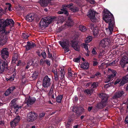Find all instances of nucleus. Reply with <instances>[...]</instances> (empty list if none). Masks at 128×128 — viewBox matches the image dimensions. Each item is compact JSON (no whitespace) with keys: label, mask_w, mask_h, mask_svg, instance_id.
I'll return each instance as SVG.
<instances>
[{"label":"nucleus","mask_w":128,"mask_h":128,"mask_svg":"<svg viewBox=\"0 0 128 128\" xmlns=\"http://www.w3.org/2000/svg\"><path fill=\"white\" fill-rule=\"evenodd\" d=\"M14 22L12 19H7L5 20L4 19H0V34L8 36L10 31L6 30V27L9 26L12 28L14 27Z\"/></svg>","instance_id":"nucleus-1"},{"label":"nucleus","mask_w":128,"mask_h":128,"mask_svg":"<svg viewBox=\"0 0 128 128\" xmlns=\"http://www.w3.org/2000/svg\"><path fill=\"white\" fill-rule=\"evenodd\" d=\"M103 18L106 23H109L108 28H106L107 31L110 32V34H112L114 29V20L113 14L108 10H105Z\"/></svg>","instance_id":"nucleus-2"},{"label":"nucleus","mask_w":128,"mask_h":128,"mask_svg":"<svg viewBox=\"0 0 128 128\" xmlns=\"http://www.w3.org/2000/svg\"><path fill=\"white\" fill-rule=\"evenodd\" d=\"M54 19V18L50 16L45 17L42 18L40 21V25L42 27H46Z\"/></svg>","instance_id":"nucleus-3"},{"label":"nucleus","mask_w":128,"mask_h":128,"mask_svg":"<svg viewBox=\"0 0 128 128\" xmlns=\"http://www.w3.org/2000/svg\"><path fill=\"white\" fill-rule=\"evenodd\" d=\"M97 14H98L96 11L93 9H91L88 10L87 16L92 22H96L98 21L97 18L96 17V15Z\"/></svg>","instance_id":"nucleus-4"},{"label":"nucleus","mask_w":128,"mask_h":128,"mask_svg":"<svg viewBox=\"0 0 128 128\" xmlns=\"http://www.w3.org/2000/svg\"><path fill=\"white\" fill-rule=\"evenodd\" d=\"M38 117L37 114L34 112H29L27 116V121L28 122H34Z\"/></svg>","instance_id":"nucleus-5"},{"label":"nucleus","mask_w":128,"mask_h":128,"mask_svg":"<svg viewBox=\"0 0 128 128\" xmlns=\"http://www.w3.org/2000/svg\"><path fill=\"white\" fill-rule=\"evenodd\" d=\"M50 80L48 76H46L42 80V86L45 88H47L50 84Z\"/></svg>","instance_id":"nucleus-6"},{"label":"nucleus","mask_w":128,"mask_h":128,"mask_svg":"<svg viewBox=\"0 0 128 128\" xmlns=\"http://www.w3.org/2000/svg\"><path fill=\"white\" fill-rule=\"evenodd\" d=\"M106 104L101 102L97 104L96 106L92 109L93 111L94 112H97L99 109L103 108L105 106Z\"/></svg>","instance_id":"nucleus-7"},{"label":"nucleus","mask_w":128,"mask_h":128,"mask_svg":"<svg viewBox=\"0 0 128 128\" xmlns=\"http://www.w3.org/2000/svg\"><path fill=\"white\" fill-rule=\"evenodd\" d=\"M73 5V3H70L69 4H65L63 5L62 6V8L61 9V10L64 12V14L66 16H68V15L69 14L68 11V9L66 8H69L71 7Z\"/></svg>","instance_id":"nucleus-8"},{"label":"nucleus","mask_w":128,"mask_h":128,"mask_svg":"<svg viewBox=\"0 0 128 128\" xmlns=\"http://www.w3.org/2000/svg\"><path fill=\"white\" fill-rule=\"evenodd\" d=\"M120 63L122 66L123 68L125 66L126 64H128V52L126 55L122 57Z\"/></svg>","instance_id":"nucleus-9"},{"label":"nucleus","mask_w":128,"mask_h":128,"mask_svg":"<svg viewBox=\"0 0 128 128\" xmlns=\"http://www.w3.org/2000/svg\"><path fill=\"white\" fill-rule=\"evenodd\" d=\"M1 55L3 59L6 60L9 56V52L8 49L6 48H3L1 51Z\"/></svg>","instance_id":"nucleus-10"},{"label":"nucleus","mask_w":128,"mask_h":128,"mask_svg":"<svg viewBox=\"0 0 128 128\" xmlns=\"http://www.w3.org/2000/svg\"><path fill=\"white\" fill-rule=\"evenodd\" d=\"M8 36L0 34V47L5 44L7 42Z\"/></svg>","instance_id":"nucleus-11"},{"label":"nucleus","mask_w":128,"mask_h":128,"mask_svg":"<svg viewBox=\"0 0 128 128\" xmlns=\"http://www.w3.org/2000/svg\"><path fill=\"white\" fill-rule=\"evenodd\" d=\"M8 64L5 61L0 60V73H2L4 71L5 68H7Z\"/></svg>","instance_id":"nucleus-12"},{"label":"nucleus","mask_w":128,"mask_h":128,"mask_svg":"<svg viewBox=\"0 0 128 128\" xmlns=\"http://www.w3.org/2000/svg\"><path fill=\"white\" fill-rule=\"evenodd\" d=\"M100 98L101 99V102H102L107 104L108 97L106 94L101 93L99 95Z\"/></svg>","instance_id":"nucleus-13"},{"label":"nucleus","mask_w":128,"mask_h":128,"mask_svg":"<svg viewBox=\"0 0 128 128\" xmlns=\"http://www.w3.org/2000/svg\"><path fill=\"white\" fill-rule=\"evenodd\" d=\"M70 44L72 46L76 51H79L80 50L79 46L78 45V42L76 40H72L71 41Z\"/></svg>","instance_id":"nucleus-14"},{"label":"nucleus","mask_w":128,"mask_h":128,"mask_svg":"<svg viewBox=\"0 0 128 128\" xmlns=\"http://www.w3.org/2000/svg\"><path fill=\"white\" fill-rule=\"evenodd\" d=\"M26 102L27 105L29 106V105L32 104L35 102L36 98L34 97H31L28 96L26 98Z\"/></svg>","instance_id":"nucleus-15"},{"label":"nucleus","mask_w":128,"mask_h":128,"mask_svg":"<svg viewBox=\"0 0 128 128\" xmlns=\"http://www.w3.org/2000/svg\"><path fill=\"white\" fill-rule=\"evenodd\" d=\"M36 17V16L34 13L27 14L25 17L26 20L27 21L32 22Z\"/></svg>","instance_id":"nucleus-16"},{"label":"nucleus","mask_w":128,"mask_h":128,"mask_svg":"<svg viewBox=\"0 0 128 128\" xmlns=\"http://www.w3.org/2000/svg\"><path fill=\"white\" fill-rule=\"evenodd\" d=\"M128 82V74L123 77L121 78V81L119 84V86H124Z\"/></svg>","instance_id":"nucleus-17"},{"label":"nucleus","mask_w":128,"mask_h":128,"mask_svg":"<svg viewBox=\"0 0 128 128\" xmlns=\"http://www.w3.org/2000/svg\"><path fill=\"white\" fill-rule=\"evenodd\" d=\"M110 41L109 38H106L102 40L100 42V44L104 47H105L109 44L110 43Z\"/></svg>","instance_id":"nucleus-18"},{"label":"nucleus","mask_w":128,"mask_h":128,"mask_svg":"<svg viewBox=\"0 0 128 128\" xmlns=\"http://www.w3.org/2000/svg\"><path fill=\"white\" fill-rule=\"evenodd\" d=\"M27 44L25 46L26 51H28L31 49V48L36 46L35 44L33 42H28Z\"/></svg>","instance_id":"nucleus-19"},{"label":"nucleus","mask_w":128,"mask_h":128,"mask_svg":"<svg viewBox=\"0 0 128 128\" xmlns=\"http://www.w3.org/2000/svg\"><path fill=\"white\" fill-rule=\"evenodd\" d=\"M51 0H40L39 2L41 6L43 7L47 6Z\"/></svg>","instance_id":"nucleus-20"},{"label":"nucleus","mask_w":128,"mask_h":128,"mask_svg":"<svg viewBox=\"0 0 128 128\" xmlns=\"http://www.w3.org/2000/svg\"><path fill=\"white\" fill-rule=\"evenodd\" d=\"M124 92L123 91H118L116 92L113 97V99H116L121 97L124 94Z\"/></svg>","instance_id":"nucleus-21"},{"label":"nucleus","mask_w":128,"mask_h":128,"mask_svg":"<svg viewBox=\"0 0 128 128\" xmlns=\"http://www.w3.org/2000/svg\"><path fill=\"white\" fill-rule=\"evenodd\" d=\"M58 42L63 48H65V47L69 46V42L68 40H66L62 41H59Z\"/></svg>","instance_id":"nucleus-22"},{"label":"nucleus","mask_w":128,"mask_h":128,"mask_svg":"<svg viewBox=\"0 0 128 128\" xmlns=\"http://www.w3.org/2000/svg\"><path fill=\"white\" fill-rule=\"evenodd\" d=\"M89 64L87 62H84L80 65L82 68L84 70H87L89 68Z\"/></svg>","instance_id":"nucleus-23"},{"label":"nucleus","mask_w":128,"mask_h":128,"mask_svg":"<svg viewBox=\"0 0 128 128\" xmlns=\"http://www.w3.org/2000/svg\"><path fill=\"white\" fill-rule=\"evenodd\" d=\"M16 88V87L15 86L10 87L6 91L5 93V95L6 96L8 95L9 94L12 92Z\"/></svg>","instance_id":"nucleus-24"},{"label":"nucleus","mask_w":128,"mask_h":128,"mask_svg":"<svg viewBox=\"0 0 128 128\" xmlns=\"http://www.w3.org/2000/svg\"><path fill=\"white\" fill-rule=\"evenodd\" d=\"M92 32L95 37L97 36L98 34L99 31L98 28L97 27L93 28Z\"/></svg>","instance_id":"nucleus-25"},{"label":"nucleus","mask_w":128,"mask_h":128,"mask_svg":"<svg viewBox=\"0 0 128 128\" xmlns=\"http://www.w3.org/2000/svg\"><path fill=\"white\" fill-rule=\"evenodd\" d=\"M38 72L34 71L32 74V76L30 77V78H32V80H35L37 78L38 75Z\"/></svg>","instance_id":"nucleus-26"},{"label":"nucleus","mask_w":128,"mask_h":128,"mask_svg":"<svg viewBox=\"0 0 128 128\" xmlns=\"http://www.w3.org/2000/svg\"><path fill=\"white\" fill-rule=\"evenodd\" d=\"M63 98V95H59L56 97V100L57 102L58 103H61L62 100Z\"/></svg>","instance_id":"nucleus-27"},{"label":"nucleus","mask_w":128,"mask_h":128,"mask_svg":"<svg viewBox=\"0 0 128 128\" xmlns=\"http://www.w3.org/2000/svg\"><path fill=\"white\" fill-rule=\"evenodd\" d=\"M46 52L48 55V58L51 59L52 61L53 60L54 58L52 56V54L50 53L49 48H47Z\"/></svg>","instance_id":"nucleus-28"},{"label":"nucleus","mask_w":128,"mask_h":128,"mask_svg":"<svg viewBox=\"0 0 128 128\" xmlns=\"http://www.w3.org/2000/svg\"><path fill=\"white\" fill-rule=\"evenodd\" d=\"M8 76L6 77V80L7 81H13L14 79V74H13L11 76H9L7 78Z\"/></svg>","instance_id":"nucleus-29"},{"label":"nucleus","mask_w":128,"mask_h":128,"mask_svg":"<svg viewBox=\"0 0 128 128\" xmlns=\"http://www.w3.org/2000/svg\"><path fill=\"white\" fill-rule=\"evenodd\" d=\"M108 71L112 73L110 74H112L114 77L116 75L117 72L115 70L109 68Z\"/></svg>","instance_id":"nucleus-30"},{"label":"nucleus","mask_w":128,"mask_h":128,"mask_svg":"<svg viewBox=\"0 0 128 128\" xmlns=\"http://www.w3.org/2000/svg\"><path fill=\"white\" fill-rule=\"evenodd\" d=\"M66 23L67 24V25L69 26H73L74 24L73 21L69 17L68 18V20L67 21Z\"/></svg>","instance_id":"nucleus-31"},{"label":"nucleus","mask_w":128,"mask_h":128,"mask_svg":"<svg viewBox=\"0 0 128 128\" xmlns=\"http://www.w3.org/2000/svg\"><path fill=\"white\" fill-rule=\"evenodd\" d=\"M70 10L73 12H75L79 11V8L77 7L74 6L73 5L70 8Z\"/></svg>","instance_id":"nucleus-32"},{"label":"nucleus","mask_w":128,"mask_h":128,"mask_svg":"<svg viewBox=\"0 0 128 128\" xmlns=\"http://www.w3.org/2000/svg\"><path fill=\"white\" fill-rule=\"evenodd\" d=\"M79 30L82 32H84L86 30V27L82 25H80L79 26Z\"/></svg>","instance_id":"nucleus-33"},{"label":"nucleus","mask_w":128,"mask_h":128,"mask_svg":"<svg viewBox=\"0 0 128 128\" xmlns=\"http://www.w3.org/2000/svg\"><path fill=\"white\" fill-rule=\"evenodd\" d=\"M114 83V81L110 83L104 85V87L105 88H107L108 87L112 86Z\"/></svg>","instance_id":"nucleus-34"},{"label":"nucleus","mask_w":128,"mask_h":128,"mask_svg":"<svg viewBox=\"0 0 128 128\" xmlns=\"http://www.w3.org/2000/svg\"><path fill=\"white\" fill-rule=\"evenodd\" d=\"M18 123H16V122H15L14 120L10 122V125L12 127H15L16 126Z\"/></svg>","instance_id":"nucleus-35"},{"label":"nucleus","mask_w":128,"mask_h":128,"mask_svg":"<svg viewBox=\"0 0 128 128\" xmlns=\"http://www.w3.org/2000/svg\"><path fill=\"white\" fill-rule=\"evenodd\" d=\"M41 56L44 59H45L46 58V54L44 50H43L41 53Z\"/></svg>","instance_id":"nucleus-36"},{"label":"nucleus","mask_w":128,"mask_h":128,"mask_svg":"<svg viewBox=\"0 0 128 128\" xmlns=\"http://www.w3.org/2000/svg\"><path fill=\"white\" fill-rule=\"evenodd\" d=\"M60 72L61 73V79H62L64 76L65 74V72L64 71V69H61V70L60 71Z\"/></svg>","instance_id":"nucleus-37"},{"label":"nucleus","mask_w":128,"mask_h":128,"mask_svg":"<svg viewBox=\"0 0 128 128\" xmlns=\"http://www.w3.org/2000/svg\"><path fill=\"white\" fill-rule=\"evenodd\" d=\"M31 62H32V63L33 62V61H31L28 62L27 63L26 66L25 70H28L30 67L31 66L32 63L31 64Z\"/></svg>","instance_id":"nucleus-38"},{"label":"nucleus","mask_w":128,"mask_h":128,"mask_svg":"<svg viewBox=\"0 0 128 128\" xmlns=\"http://www.w3.org/2000/svg\"><path fill=\"white\" fill-rule=\"evenodd\" d=\"M98 83L97 82H94L92 84L91 87L92 88H96L98 86Z\"/></svg>","instance_id":"nucleus-39"},{"label":"nucleus","mask_w":128,"mask_h":128,"mask_svg":"<svg viewBox=\"0 0 128 128\" xmlns=\"http://www.w3.org/2000/svg\"><path fill=\"white\" fill-rule=\"evenodd\" d=\"M18 55L17 54H14L13 56L12 60L13 61H14V62H15L16 60H17L18 58Z\"/></svg>","instance_id":"nucleus-40"},{"label":"nucleus","mask_w":128,"mask_h":128,"mask_svg":"<svg viewBox=\"0 0 128 128\" xmlns=\"http://www.w3.org/2000/svg\"><path fill=\"white\" fill-rule=\"evenodd\" d=\"M78 107H73V108L72 110L73 112L76 113L75 114H76L78 112Z\"/></svg>","instance_id":"nucleus-41"},{"label":"nucleus","mask_w":128,"mask_h":128,"mask_svg":"<svg viewBox=\"0 0 128 128\" xmlns=\"http://www.w3.org/2000/svg\"><path fill=\"white\" fill-rule=\"evenodd\" d=\"M92 37L91 36H90L87 38L86 40V43H88L91 41L92 40Z\"/></svg>","instance_id":"nucleus-42"},{"label":"nucleus","mask_w":128,"mask_h":128,"mask_svg":"<svg viewBox=\"0 0 128 128\" xmlns=\"http://www.w3.org/2000/svg\"><path fill=\"white\" fill-rule=\"evenodd\" d=\"M20 120V116H17L14 119V121L16 122V123H18Z\"/></svg>","instance_id":"nucleus-43"},{"label":"nucleus","mask_w":128,"mask_h":128,"mask_svg":"<svg viewBox=\"0 0 128 128\" xmlns=\"http://www.w3.org/2000/svg\"><path fill=\"white\" fill-rule=\"evenodd\" d=\"M81 58L80 56H79V57L78 58H74L73 59V61L76 62H79L80 61V59Z\"/></svg>","instance_id":"nucleus-44"},{"label":"nucleus","mask_w":128,"mask_h":128,"mask_svg":"<svg viewBox=\"0 0 128 128\" xmlns=\"http://www.w3.org/2000/svg\"><path fill=\"white\" fill-rule=\"evenodd\" d=\"M96 78H97L99 77H100L101 76V74L99 72H97L94 74Z\"/></svg>","instance_id":"nucleus-45"},{"label":"nucleus","mask_w":128,"mask_h":128,"mask_svg":"<svg viewBox=\"0 0 128 128\" xmlns=\"http://www.w3.org/2000/svg\"><path fill=\"white\" fill-rule=\"evenodd\" d=\"M121 81V79L120 78H118L114 82V85H116L117 84H119L120 82V83Z\"/></svg>","instance_id":"nucleus-46"},{"label":"nucleus","mask_w":128,"mask_h":128,"mask_svg":"<svg viewBox=\"0 0 128 128\" xmlns=\"http://www.w3.org/2000/svg\"><path fill=\"white\" fill-rule=\"evenodd\" d=\"M29 36L27 35V34H24V33H22V37L23 38L26 39Z\"/></svg>","instance_id":"nucleus-47"},{"label":"nucleus","mask_w":128,"mask_h":128,"mask_svg":"<svg viewBox=\"0 0 128 128\" xmlns=\"http://www.w3.org/2000/svg\"><path fill=\"white\" fill-rule=\"evenodd\" d=\"M8 8L6 7H5L4 8V10L2 9V8L0 9L1 10L2 12V13L4 14H5L6 12L7 11Z\"/></svg>","instance_id":"nucleus-48"},{"label":"nucleus","mask_w":128,"mask_h":128,"mask_svg":"<svg viewBox=\"0 0 128 128\" xmlns=\"http://www.w3.org/2000/svg\"><path fill=\"white\" fill-rule=\"evenodd\" d=\"M54 94V90L50 89V90L48 94V96H51V95Z\"/></svg>","instance_id":"nucleus-49"},{"label":"nucleus","mask_w":128,"mask_h":128,"mask_svg":"<svg viewBox=\"0 0 128 128\" xmlns=\"http://www.w3.org/2000/svg\"><path fill=\"white\" fill-rule=\"evenodd\" d=\"M69 46H67L65 47L64 48V52L65 53L66 52H68L70 50V49L69 48Z\"/></svg>","instance_id":"nucleus-50"},{"label":"nucleus","mask_w":128,"mask_h":128,"mask_svg":"<svg viewBox=\"0 0 128 128\" xmlns=\"http://www.w3.org/2000/svg\"><path fill=\"white\" fill-rule=\"evenodd\" d=\"M68 76L70 77H72V73L71 71V69H68Z\"/></svg>","instance_id":"nucleus-51"},{"label":"nucleus","mask_w":128,"mask_h":128,"mask_svg":"<svg viewBox=\"0 0 128 128\" xmlns=\"http://www.w3.org/2000/svg\"><path fill=\"white\" fill-rule=\"evenodd\" d=\"M71 118H72V120H73L74 119L77 118V116L76 115V114H72V115H71Z\"/></svg>","instance_id":"nucleus-52"},{"label":"nucleus","mask_w":128,"mask_h":128,"mask_svg":"<svg viewBox=\"0 0 128 128\" xmlns=\"http://www.w3.org/2000/svg\"><path fill=\"white\" fill-rule=\"evenodd\" d=\"M84 92L88 94H90L91 91L90 90L87 89L85 90Z\"/></svg>","instance_id":"nucleus-53"},{"label":"nucleus","mask_w":128,"mask_h":128,"mask_svg":"<svg viewBox=\"0 0 128 128\" xmlns=\"http://www.w3.org/2000/svg\"><path fill=\"white\" fill-rule=\"evenodd\" d=\"M45 115V112H42L40 114L39 117L40 118H42L44 117Z\"/></svg>","instance_id":"nucleus-54"},{"label":"nucleus","mask_w":128,"mask_h":128,"mask_svg":"<svg viewBox=\"0 0 128 128\" xmlns=\"http://www.w3.org/2000/svg\"><path fill=\"white\" fill-rule=\"evenodd\" d=\"M6 5H9V6H8V10L10 11L12 10L11 8V4L9 3H6Z\"/></svg>","instance_id":"nucleus-55"},{"label":"nucleus","mask_w":128,"mask_h":128,"mask_svg":"<svg viewBox=\"0 0 128 128\" xmlns=\"http://www.w3.org/2000/svg\"><path fill=\"white\" fill-rule=\"evenodd\" d=\"M45 62L46 64L50 66V61L47 59L45 60Z\"/></svg>","instance_id":"nucleus-56"},{"label":"nucleus","mask_w":128,"mask_h":128,"mask_svg":"<svg viewBox=\"0 0 128 128\" xmlns=\"http://www.w3.org/2000/svg\"><path fill=\"white\" fill-rule=\"evenodd\" d=\"M44 59L43 58H42L40 60V65L41 66H43V62H44Z\"/></svg>","instance_id":"nucleus-57"},{"label":"nucleus","mask_w":128,"mask_h":128,"mask_svg":"<svg viewBox=\"0 0 128 128\" xmlns=\"http://www.w3.org/2000/svg\"><path fill=\"white\" fill-rule=\"evenodd\" d=\"M54 79L56 81L58 80L59 79V78L58 76V74H56L54 75Z\"/></svg>","instance_id":"nucleus-58"},{"label":"nucleus","mask_w":128,"mask_h":128,"mask_svg":"<svg viewBox=\"0 0 128 128\" xmlns=\"http://www.w3.org/2000/svg\"><path fill=\"white\" fill-rule=\"evenodd\" d=\"M16 103H11V108L13 109V108L16 106Z\"/></svg>","instance_id":"nucleus-59"},{"label":"nucleus","mask_w":128,"mask_h":128,"mask_svg":"<svg viewBox=\"0 0 128 128\" xmlns=\"http://www.w3.org/2000/svg\"><path fill=\"white\" fill-rule=\"evenodd\" d=\"M98 62L97 61H93V66H97L98 64Z\"/></svg>","instance_id":"nucleus-60"},{"label":"nucleus","mask_w":128,"mask_h":128,"mask_svg":"<svg viewBox=\"0 0 128 128\" xmlns=\"http://www.w3.org/2000/svg\"><path fill=\"white\" fill-rule=\"evenodd\" d=\"M92 53L93 54L96 55L97 53L95 50L94 48H93L92 51Z\"/></svg>","instance_id":"nucleus-61"},{"label":"nucleus","mask_w":128,"mask_h":128,"mask_svg":"<svg viewBox=\"0 0 128 128\" xmlns=\"http://www.w3.org/2000/svg\"><path fill=\"white\" fill-rule=\"evenodd\" d=\"M13 108L14 110L16 112H17L19 108L18 105H16V106Z\"/></svg>","instance_id":"nucleus-62"},{"label":"nucleus","mask_w":128,"mask_h":128,"mask_svg":"<svg viewBox=\"0 0 128 128\" xmlns=\"http://www.w3.org/2000/svg\"><path fill=\"white\" fill-rule=\"evenodd\" d=\"M52 71L54 74V75L56 74H58V72L57 70H56V71H55L54 68L52 69Z\"/></svg>","instance_id":"nucleus-63"},{"label":"nucleus","mask_w":128,"mask_h":128,"mask_svg":"<svg viewBox=\"0 0 128 128\" xmlns=\"http://www.w3.org/2000/svg\"><path fill=\"white\" fill-rule=\"evenodd\" d=\"M84 48L86 49V50H88V47L87 46V45L86 44H84Z\"/></svg>","instance_id":"nucleus-64"}]
</instances>
